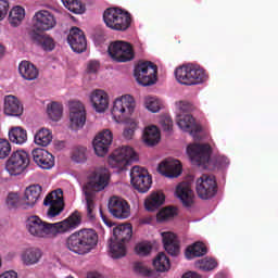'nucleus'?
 Returning <instances> with one entry per match:
<instances>
[{
  "instance_id": "f257e3e1",
  "label": "nucleus",
  "mask_w": 278,
  "mask_h": 278,
  "mask_svg": "<svg viewBox=\"0 0 278 278\" xmlns=\"http://www.w3.org/2000/svg\"><path fill=\"white\" fill-rule=\"evenodd\" d=\"M79 225H81V215H79L77 211L66 219L54 224L43 222L36 215L28 217L26 220V229L28 233L35 238H47V236L68 233V231L77 229Z\"/></svg>"
},
{
  "instance_id": "f03ea898",
  "label": "nucleus",
  "mask_w": 278,
  "mask_h": 278,
  "mask_svg": "<svg viewBox=\"0 0 278 278\" xmlns=\"http://www.w3.org/2000/svg\"><path fill=\"white\" fill-rule=\"evenodd\" d=\"M110 184V172L106 168H100L94 170L89 176L87 186L84 187L85 201L87 204V217L90 220H94V199H97V192H101L108 188Z\"/></svg>"
},
{
  "instance_id": "7ed1b4c3",
  "label": "nucleus",
  "mask_w": 278,
  "mask_h": 278,
  "mask_svg": "<svg viewBox=\"0 0 278 278\" xmlns=\"http://www.w3.org/2000/svg\"><path fill=\"white\" fill-rule=\"evenodd\" d=\"M99 244V233L94 229H80L70 235L65 241V247L76 255H88L97 249Z\"/></svg>"
},
{
  "instance_id": "20e7f679",
  "label": "nucleus",
  "mask_w": 278,
  "mask_h": 278,
  "mask_svg": "<svg viewBox=\"0 0 278 278\" xmlns=\"http://www.w3.org/2000/svg\"><path fill=\"white\" fill-rule=\"evenodd\" d=\"M134 228L131 224H122L113 229V237L109 240L110 253L113 260H121L127 255L125 244L131 240Z\"/></svg>"
},
{
  "instance_id": "39448f33",
  "label": "nucleus",
  "mask_w": 278,
  "mask_h": 278,
  "mask_svg": "<svg viewBox=\"0 0 278 278\" xmlns=\"http://www.w3.org/2000/svg\"><path fill=\"white\" fill-rule=\"evenodd\" d=\"M175 77L182 86H199L207 81V73L199 65H182L175 70Z\"/></svg>"
},
{
  "instance_id": "423d86ee",
  "label": "nucleus",
  "mask_w": 278,
  "mask_h": 278,
  "mask_svg": "<svg viewBox=\"0 0 278 278\" xmlns=\"http://www.w3.org/2000/svg\"><path fill=\"white\" fill-rule=\"evenodd\" d=\"M103 21L114 31H127L131 27V15L121 9L110 8L103 13Z\"/></svg>"
},
{
  "instance_id": "0eeeda50",
  "label": "nucleus",
  "mask_w": 278,
  "mask_h": 278,
  "mask_svg": "<svg viewBox=\"0 0 278 278\" xmlns=\"http://www.w3.org/2000/svg\"><path fill=\"white\" fill-rule=\"evenodd\" d=\"M138 154L134 151V148L128 146H123L117 148L109 156V165L111 168H118V170H125L131 162H137Z\"/></svg>"
},
{
  "instance_id": "6e6552de",
  "label": "nucleus",
  "mask_w": 278,
  "mask_h": 278,
  "mask_svg": "<svg viewBox=\"0 0 278 278\" xmlns=\"http://www.w3.org/2000/svg\"><path fill=\"white\" fill-rule=\"evenodd\" d=\"M135 110L136 100L130 94H125L114 101L111 114L116 123H123Z\"/></svg>"
},
{
  "instance_id": "1a4fd4ad",
  "label": "nucleus",
  "mask_w": 278,
  "mask_h": 278,
  "mask_svg": "<svg viewBox=\"0 0 278 278\" xmlns=\"http://www.w3.org/2000/svg\"><path fill=\"white\" fill-rule=\"evenodd\" d=\"M134 75L140 86H153L157 81V65L151 61L139 63Z\"/></svg>"
},
{
  "instance_id": "9d476101",
  "label": "nucleus",
  "mask_w": 278,
  "mask_h": 278,
  "mask_svg": "<svg viewBox=\"0 0 278 278\" xmlns=\"http://www.w3.org/2000/svg\"><path fill=\"white\" fill-rule=\"evenodd\" d=\"M195 192L199 199L208 201L214 199L218 192V182H216V176L214 175H202L195 181Z\"/></svg>"
},
{
  "instance_id": "9b49d317",
  "label": "nucleus",
  "mask_w": 278,
  "mask_h": 278,
  "mask_svg": "<svg viewBox=\"0 0 278 278\" xmlns=\"http://www.w3.org/2000/svg\"><path fill=\"white\" fill-rule=\"evenodd\" d=\"M30 163L29 153L25 150H17L12 152L11 156L5 163V168L10 175H21L25 173Z\"/></svg>"
},
{
  "instance_id": "f8f14e48",
  "label": "nucleus",
  "mask_w": 278,
  "mask_h": 278,
  "mask_svg": "<svg viewBox=\"0 0 278 278\" xmlns=\"http://www.w3.org/2000/svg\"><path fill=\"white\" fill-rule=\"evenodd\" d=\"M58 25L55 15L48 10H40L35 13L33 17V27L29 31L35 34H45V31H51Z\"/></svg>"
},
{
  "instance_id": "ddd939ff",
  "label": "nucleus",
  "mask_w": 278,
  "mask_h": 278,
  "mask_svg": "<svg viewBox=\"0 0 278 278\" xmlns=\"http://www.w3.org/2000/svg\"><path fill=\"white\" fill-rule=\"evenodd\" d=\"M130 184L135 190L144 194V192L151 190L153 179L149 175V170L140 166H134L130 170Z\"/></svg>"
},
{
  "instance_id": "4468645a",
  "label": "nucleus",
  "mask_w": 278,
  "mask_h": 278,
  "mask_svg": "<svg viewBox=\"0 0 278 278\" xmlns=\"http://www.w3.org/2000/svg\"><path fill=\"white\" fill-rule=\"evenodd\" d=\"M187 153L193 164L203 166L210 163L212 147L208 143H193L187 147Z\"/></svg>"
},
{
  "instance_id": "2eb2a0df",
  "label": "nucleus",
  "mask_w": 278,
  "mask_h": 278,
  "mask_svg": "<svg viewBox=\"0 0 278 278\" xmlns=\"http://www.w3.org/2000/svg\"><path fill=\"white\" fill-rule=\"evenodd\" d=\"M109 54L115 62H131L135 58L134 47L127 41H114L109 46Z\"/></svg>"
},
{
  "instance_id": "dca6fc26",
  "label": "nucleus",
  "mask_w": 278,
  "mask_h": 278,
  "mask_svg": "<svg viewBox=\"0 0 278 278\" xmlns=\"http://www.w3.org/2000/svg\"><path fill=\"white\" fill-rule=\"evenodd\" d=\"M43 205L49 206L48 216L55 218L64 211V191L56 189L50 192L43 200Z\"/></svg>"
},
{
  "instance_id": "f3484780",
  "label": "nucleus",
  "mask_w": 278,
  "mask_h": 278,
  "mask_svg": "<svg viewBox=\"0 0 278 278\" xmlns=\"http://www.w3.org/2000/svg\"><path fill=\"white\" fill-rule=\"evenodd\" d=\"M114 135L112 130L104 129L93 139V149L98 157H105L112 147Z\"/></svg>"
},
{
  "instance_id": "a211bd4d",
  "label": "nucleus",
  "mask_w": 278,
  "mask_h": 278,
  "mask_svg": "<svg viewBox=\"0 0 278 278\" xmlns=\"http://www.w3.org/2000/svg\"><path fill=\"white\" fill-rule=\"evenodd\" d=\"M70 108V121L72 129H79L86 125V108L80 101H71Z\"/></svg>"
},
{
  "instance_id": "6ab92c4d",
  "label": "nucleus",
  "mask_w": 278,
  "mask_h": 278,
  "mask_svg": "<svg viewBox=\"0 0 278 278\" xmlns=\"http://www.w3.org/2000/svg\"><path fill=\"white\" fill-rule=\"evenodd\" d=\"M109 211L114 216V218H119V220H124L125 218H129L130 208L129 203L127 201L113 197L109 201Z\"/></svg>"
},
{
  "instance_id": "aec40b11",
  "label": "nucleus",
  "mask_w": 278,
  "mask_h": 278,
  "mask_svg": "<svg viewBox=\"0 0 278 278\" xmlns=\"http://www.w3.org/2000/svg\"><path fill=\"white\" fill-rule=\"evenodd\" d=\"M31 155L35 164L43 170H51L55 166V156L45 149H34Z\"/></svg>"
},
{
  "instance_id": "412c9836",
  "label": "nucleus",
  "mask_w": 278,
  "mask_h": 278,
  "mask_svg": "<svg viewBox=\"0 0 278 278\" xmlns=\"http://www.w3.org/2000/svg\"><path fill=\"white\" fill-rule=\"evenodd\" d=\"M67 42L71 48L75 51V53H84L88 47V42L86 41V35H84V30L78 27H73L70 30V35L67 36Z\"/></svg>"
},
{
  "instance_id": "4be33fe9",
  "label": "nucleus",
  "mask_w": 278,
  "mask_h": 278,
  "mask_svg": "<svg viewBox=\"0 0 278 278\" xmlns=\"http://www.w3.org/2000/svg\"><path fill=\"white\" fill-rule=\"evenodd\" d=\"M157 170L164 177L175 179L181 175V162L179 160L167 159L159 164Z\"/></svg>"
},
{
  "instance_id": "5701e85b",
  "label": "nucleus",
  "mask_w": 278,
  "mask_h": 278,
  "mask_svg": "<svg viewBox=\"0 0 278 278\" xmlns=\"http://www.w3.org/2000/svg\"><path fill=\"white\" fill-rule=\"evenodd\" d=\"M176 197H178L185 207H192L194 204V191H192V185L188 181L180 182L176 187Z\"/></svg>"
},
{
  "instance_id": "b1692460",
  "label": "nucleus",
  "mask_w": 278,
  "mask_h": 278,
  "mask_svg": "<svg viewBox=\"0 0 278 278\" xmlns=\"http://www.w3.org/2000/svg\"><path fill=\"white\" fill-rule=\"evenodd\" d=\"M177 125L182 131L190 134V136H197L201 131V126L197 125L194 117L190 114H178Z\"/></svg>"
},
{
  "instance_id": "393cba45",
  "label": "nucleus",
  "mask_w": 278,
  "mask_h": 278,
  "mask_svg": "<svg viewBox=\"0 0 278 278\" xmlns=\"http://www.w3.org/2000/svg\"><path fill=\"white\" fill-rule=\"evenodd\" d=\"M162 238L164 249L168 255L177 257L180 253L179 239L177 238V235L173 232H162Z\"/></svg>"
},
{
  "instance_id": "a878e982",
  "label": "nucleus",
  "mask_w": 278,
  "mask_h": 278,
  "mask_svg": "<svg viewBox=\"0 0 278 278\" xmlns=\"http://www.w3.org/2000/svg\"><path fill=\"white\" fill-rule=\"evenodd\" d=\"M90 101L96 112H105V110L110 106V98L108 93L101 89L94 90L90 96Z\"/></svg>"
},
{
  "instance_id": "bb28decb",
  "label": "nucleus",
  "mask_w": 278,
  "mask_h": 278,
  "mask_svg": "<svg viewBox=\"0 0 278 278\" xmlns=\"http://www.w3.org/2000/svg\"><path fill=\"white\" fill-rule=\"evenodd\" d=\"M3 110L7 116H23V103L15 96L4 97Z\"/></svg>"
},
{
  "instance_id": "cd10ccee",
  "label": "nucleus",
  "mask_w": 278,
  "mask_h": 278,
  "mask_svg": "<svg viewBox=\"0 0 278 278\" xmlns=\"http://www.w3.org/2000/svg\"><path fill=\"white\" fill-rule=\"evenodd\" d=\"M28 36L30 40L38 47H41L43 51H53L55 49V42L53 41V38L45 35V33H34L29 31Z\"/></svg>"
},
{
  "instance_id": "c85d7f7f",
  "label": "nucleus",
  "mask_w": 278,
  "mask_h": 278,
  "mask_svg": "<svg viewBox=\"0 0 278 278\" xmlns=\"http://www.w3.org/2000/svg\"><path fill=\"white\" fill-rule=\"evenodd\" d=\"M18 73L23 77V79H26L27 81H34V79H38V67L34 65V63L29 61H22L18 65Z\"/></svg>"
},
{
  "instance_id": "c756f323",
  "label": "nucleus",
  "mask_w": 278,
  "mask_h": 278,
  "mask_svg": "<svg viewBox=\"0 0 278 278\" xmlns=\"http://www.w3.org/2000/svg\"><path fill=\"white\" fill-rule=\"evenodd\" d=\"M40 194H42V187L40 185L27 187L24 193V201H26V205H28V207H34V205L38 203Z\"/></svg>"
},
{
  "instance_id": "7c9ffc66",
  "label": "nucleus",
  "mask_w": 278,
  "mask_h": 278,
  "mask_svg": "<svg viewBox=\"0 0 278 278\" xmlns=\"http://www.w3.org/2000/svg\"><path fill=\"white\" fill-rule=\"evenodd\" d=\"M142 140L148 147H155L161 140L160 128L154 125L146 127Z\"/></svg>"
},
{
  "instance_id": "2f4dec72",
  "label": "nucleus",
  "mask_w": 278,
  "mask_h": 278,
  "mask_svg": "<svg viewBox=\"0 0 278 278\" xmlns=\"http://www.w3.org/2000/svg\"><path fill=\"white\" fill-rule=\"evenodd\" d=\"M164 201H166V195H164V193L152 192L144 201V207L148 212H155V210L164 205Z\"/></svg>"
},
{
  "instance_id": "473e14b6",
  "label": "nucleus",
  "mask_w": 278,
  "mask_h": 278,
  "mask_svg": "<svg viewBox=\"0 0 278 278\" xmlns=\"http://www.w3.org/2000/svg\"><path fill=\"white\" fill-rule=\"evenodd\" d=\"M203 255H207V245L201 241L189 245L186 250L187 260H192L193 257H203Z\"/></svg>"
},
{
  "instance_id": "72a5a7b5",
  "label": "nucleus",
  "mask_w": 278,
  "mask_h": 278,
  "mask_svg": "<svg viewBox=\"0 0 278 278\" xmlns=\"http://www.w3.org/2000/svg\"><path fill=\"white\" fill-rule=\"evenodd\" d=\"M9 140L13 144H25L27 142V130L21 126L12 127L9 130Z\"/></svg>"
},
{
  "instance_id": "f704fd0d",
  "label": "nucleus",
  "mask_w": 278,
  "mask_h": 278,
  "mask_svg": "<svg viewBox=\"0 0 278 278\" xmlns=\"http://www.w3.org/2000/svg\"><path fill=\"white\" fill-rule=\"evenodd\" d=\"M42 257V252L38 249H28L22 255V262L25 266H34V264H38L40 258Z\"/></svg>"
},
{
  "instance_id": "c9c22d12",
  "label": "nucleus",
  "mask_w": 278,
  "mask_h": 278,
  "mask_svg": "<svg viewBox=\"0 0 278 278\" xmlns=\"http://www.w3.org/2000/svg\"><path fill=\"white\" fill-rule=\"evenodd\" d=\"M194 266L195 268H198V270H202L203 273H210L215 268H218V262L216 261V258L206 256L204 258L195 261Z\"/></svg>"
},
{
  "instance_id": "e433bc0d",
  "label": "nucleus",
  "mask_w": 278,
  "mask_h": 278,
  "mask_svg": "<svg viewBox=\"0 0 278 278\" xmlns=\"http://www.w3.org/2000/svg\"><path fill=\"white\" fill-rule=\"evenodd\" d=\"M52 141L53 135L51 134V130L47 128L39 129L35 135V143L39 147H49Z\"/></svg>"
},
{
  "instance_id": "4c0bfd02",
  "label": "nucleus",
  "mask_w": 278,
  "mask_h": 278,
  "mask_svg": "<svg viewBox=\"0 0 278 278\" xmlns=\"http://www.w3.org/2000/svg\"><path fill=\"white\" fill-rule=\"evenodd\" d=\"M153 266L157 273H166L170 270V258L164 252H161L153 261Z\"/></svg>"
},
{
  "instance_id": "58836bf2",
  "label": "nucleus",
  "mask_w": 278,
  "mask_h": 278,
  "mask_svg": "<svg viewBox=\"0 0 278 278\" xmlns=\"http://www.w3.org/2000/svg\"><path fill=\"white\" fill-rule=\"evenodd\" d=\"M25 18V9L22 7H14L9 13V22L13 27H18Z\"/></svg>"
},
{
  "instance_id": "ea45409f",
  "label": "nucleus",
  "mask_w": 278,
  "mask_h": 278,
  "mask_svg": "<svg viewBox=\"0 0 278 278\" xmlns=\"http://www.w3.org/2000/svg\"><path fill=\"white\" fill-rule=\"evenodd\" d=\"M62 3L73 14H84L86 12V5L81 3V0H62Z\"/></svg>"
},
{
  "instance_id": "a19ab883",
  "label": "nucleus",
  "mask_w": 278,
  "mask_h": 278,
  "mask_svg": "<svg viewBox=\"0 0 278 278\" xmlns=\"http://www.w3.org/2000/svg\"><path fill=\"white\" fill-rule=\"evenodd\" d=\"M47 112H48V116H49V118H51V121L58 122V121H60V118H62L64 108L62 106V104H60L58 102H52V103L48 104Z\"/></svg>"
},
{
  "instance_id": "79ce46f5",
  "label": "nucleus",
  "mask_w": 278,
  "mask_h": 278,
  "mask_svg": "<svg viewBox=\"0 0 278 278\" xmlns=\"http://www.w3.org/2000/svg\"><path fill=\"white\" fill-rule=\"evenodd\" d=\"M151 251H153V245L149 241L139 242L135 247V253L139 255V257L151 255Z\"/></svg>"
},
{
  "instance_id": "37998d69",
  "label": "nucleus",
  "mask_w": 278,
  "mask_h": 278,
  "mask_svg": "<svg viewBox=\"0 0 278 278\" xmlns=\"http://www.w3.org/2000/svg\"><path fill=\"white\" fill-rule=\"evenodd\" d=\"M8 210H18L21 207V195L16 192H9L5 198Z\"/></svg>"
},
{
  "instance_id": "c03bdc74",
  "label": "nucleus",
  "mask_w": 278,
  "mask_h": 278,
  "mask_svg": "<svg viewBox=\"0 0 278 278\" xmlns=\"http://www.w3.org/2000/svg\"><path fill=\"white\" fill-rule=\"evenodd\" d=\"M177 216V208L175 206H167L159 212L157 220H169V218H175Z\"/></svg>"
},
{
  "instance_id": "a18cd8bd",
  "label": "nucleus",
  "mask_w": 278,
  "mask_h": 278,
  "mask_svg": "<svg viewBox=\"0 0 278 278\" xmlns=\"http://www.w3.org/2000/svg\"><path fill=\"white\" fill-rule=\"evenodd\" d=\"M146 108L150 112H153V114L160 112L162 110V102L153 97L146 98Z\"/></svg>"
},
{
  "instance_id": "49530a36",
  "label": "nucleus",
  "mask_w": 278,
  "mask_h": 278,
  "mask_svg": "<svg viewBox=\"0 0 278 278\" xmlns=\"http://www.w3.org/2000/svg\"><path fill=\"white\" fill-rule=\"evenodd\" d=\"M135 273L141 275V277H153L155 275V270L149 269L144 266V263L137 262L134 264Z\"/></svg>"
},
{
  "instance_id": "de8ad7c7",
  "label": "nucleus",
  "mask_w": 278,
  "mask_h": 278,
  "mask_svg": "<svg viewBox=\"0 0 278 278\" xmlns=\"http://www.w3.org/2000/svg\"><path fill=\"white\" fill-rule=\"evenodd\" d=\"M86 147H77L73 150L72 160L73 162H77V164H81L86 162Z\"/></svg>"
},
{
  "instance_id": "09e8293b",
  "label": "nucleus",
  "mask_w": 278,
  "mask_h": 278,
  "mask_svg": "<svg viewBox=\"0 0 278 278\" xmlns=\"http://www.w3.org/2000/svg\"><path fill=\"white\" fill-rule=\"evenodd\" d=\"M10 153H12V144H10V141L0 139V160L10 157Z\"/></svg>"
},
{
  "instance_id": "8fccbe9b",
  "label": "nucleus",
  "mask_w": 278,
  "mask_h": 278,
  "mask_svg": "<svg viewBox=\"0 0 278 278\" xmlns=\"http://www.w3.org/2000/svg\"><path fill=\"white\" fill-rule=\"evenodd\" d=\"M163 131H173V118L168 115L161 116L160 119Z\"/></svg>"
},
{
  "instance_id": "3c124183",
  "label": "nucleus",
  "mask_w": 278,
  "mask_h": 278,
  "mask_svg": "<svg viewBox=\"0 0 278 278\" xmlns=\"http://www.w3.org/2000/svg\"><path fill=\"white\" fill-rule=\"evenodd\" d=\"M8 12H10V2L8 0H0V21L8 16Z\"/></svg>"
},
{
  "instance_id": "603ef678",
  "label": "nucleus",
  "mask_w": 278,
  "mask_h": 278,
  "mask_svg": "<svg viewBox=\"0 0 278 278\" xmlns=\"http://www.w3.org/2000/svg\"><path fill=\"white\" fill-rule=\"evenodd\" d=\"M99 67H100V65H99V62H97V61H90L89 63H88V65H87V73H98V71H99Z\"/></svg>"
},
{
  "instance_id": "864d4df0",
  "label": "nucleus",
  "mask_w": 278,
  "mask_h": 278,
  "mask_svg": "<svg viewBox=\"0 0 278 278\" xmlns=\"http://www.w3.org/2000/svg\"><path fill=\"white\" fill-rule=\"evenodd\" d=\"M177 106L179 108L180 112H192V104L189 102L180 101L177 103Z\"/></svg>"
},
{
  "instance_id": "5fc2aeb1",
  "label": "nucleus",
  "mask_w": 278,
  "mask_h": 278,
  "mask_svg": "<svg viewBox=\"0 0 278 278\" xmlns=\"http://www.w3.org/2000/svg\"><path fill=\"white\" fill-rule=\"evenodd\" d=\"M0 278H18V274H16L14 270H9L0 275Z\"/></svg>"
},
{
  "instance_id": "6e6d98bb",
  "label": "nucleus",
  "mask_w": 278,
  "mask_h": 278,
  "mask_svg": "<svg viewBox=\"0 0 278 278\" xmlns=\"http://www.w3.org/2000/svg\"><path fill=\"white\" fill-rule=\"evenodd\" d=\"M123 136L126 138V140H131V138H134V128L124 129Z\"/></svg>"
},
{
  "instance_id": "4d7b16f0",
  "label": "nucleus",
  "mask_w": 278,
  "mask_h": 278,
  "mask_svg": "<svg viewBox=\"0 0 278 278\" xmlns=\"http://www.w3.org/2000/svg\"><path fill=\"white\" fill-rule=\"evenodd\" d=\"M181 278H203V277L199 275L197 271H189L184 274Z\"/></svg>"
},
{
  "instance_id": "13d9d810",
  "label": "nucleus",
  "mask_w": 278,
  "mask_h": 278,
  "mask_svg": "<svg viewBox=\"0 0 278 278\" xmlns=\"http://www.w3.org/2000/svg\"><path fill=\"white\" fill-rule=\"evenodd\" d=\"M100 214L102 216V220L103 223H105L108 225V227H112L114 224H112V222H110V219H108L105 216H103V212L100 211Z\"/></svg>"
},
{
  "instance_id": "bf43d9fd",
  "label": "nucleus",
  "mask_w": 278,
  "mask_h": 278,
  "mask_svg": "<svg viewBox=\"0 0 278 278\" xmlns=\"http://www.w3.org/2000/svg\"><path fill=\"white\" fill-rule=\"evenodd\" d=\"M3 55H5V48L0 45V59L3 58Z\"/></svg>"
},
{
  "instance_id": "052dcab7",
  "label": "nucleus",
  "mask_w": 278,
  "mask_h": 278,
  "mask_svg": "<svg viewBox=\"0 0 278 278\" xmlns=\"http://www.w3.org/2000/svg\"><path fill=\"white\" fill-rule=\"evenodd\" d=\"M219 162H223L224 164H229V159L225 157V156H220L218 159Z\"/></svg>"
}]
</instances>
